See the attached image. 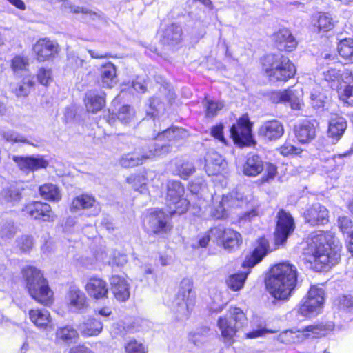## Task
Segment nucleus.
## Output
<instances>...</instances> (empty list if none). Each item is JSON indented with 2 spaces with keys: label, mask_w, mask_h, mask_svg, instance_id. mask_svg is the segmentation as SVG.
Listing matches in <instances>:
<instances>
[{
  "label": "nucleus",
  "mask_w": 353,
  "mask_h": 353,
  "mask_svg": "<svg viewBox=\"0 0 353 353\" xmlns=\"http://www.w3.org/2000/svg\"><path fill=\"white\" fill-rule=\"evenodd\" d=\"M307 243V253L313 256L317 271H326L338 263L341 247L331 235L321 230L314 232L308 237Z\"/></svg>",
  "instance_id": "obj_1"
},
{
  "label": "nucleus",
  "mask_w": 353,
  "mask_h": 353,
  "mask_svg": "<svg viewBox=\"0 0 353 353\" xmlns=\"http://www.w3.org/2000/svg\"><path fill=\"white\" fill-rule=\"evenodd\" d=\"M296 268L288 263H281L272 268L266 287L276 299L287 300L296 286Z\"/></svg>",
  "instance_id": "obj_2"
},
{
  "label": "nucleus",
  "mask_w": 353,
  "mask_h": 353,
  "mask_svg": "<svg viewBox=\"0 0 353 353\" xmlns=\"http://www.w3.org/2000/svg\"><path fill=\"white\" fill-rule=\"evenodd\" d=\"M23 277L30 295L37 302L49 305L52 302L53 292L50 290L43 273L34 267H28L23 270Z\"/></svg>",
  "instance_id": "obj_3"
},
{
  "label": "nucleus",
  "mask_w": 353,
  "mask_h": 353,
  "mask_svg": "<svg viewBox=\"0 0 353 353\" xmlns=\"http://www.w3.org/2000/svg\"><path fill=\"white\" fill-rule=\"evenodd\" d=\"M263 68L269 80L272 82L287 81L296 72L295 66L289 58L279 54L266 55L263 59Z\"/></svg>",
  "instance_id": "obj_4"
},
{
  "label": "nucleus",
  "mask_w": 353,
  "mask_h": 353,
  "mask_svg": "<svg viewBox=\"0 0 353 353\" xmlns=\"http://www.w3.org/2000/svg\"><path fill=\"white\" fill-rule=\"evenodd\" d=\"M230 318L220 317L218 326L225 342L230 345L233 342L232 339L236 332L247 325L248 319L244 312L239 307H230Z\"/></svg>",
  "instance_id": "obj_5"
},
{
  "label": "nucleus",
  "mask_w": 353,
  "mask_h": 353,
  "mask_svg": "<svg viewBox=\"0 0 353 353\" xmlns=\"http://www.w3.org/2000/svg\"><path fill=\"white\" fill-rule=\"evenodd\" d=\"M192 288L193 283L190 279L185 278L181 281L179 290L174 302L176 318L179 321L186 320L190 315V306L194 297Z\"/></svg>",
  "instance_id": "obj_6"
},
{
  "label": "nucleus",
  "mask_w": 353,
  "mask_h": 353,
  "mask_svg": "<svg viewBox=\"0 0 353 353\" xmlns=\"http://www.w3.org/2000/svg\"><path fill=\"white\" fill-rule=\"evenodd\" d=\"M185 188L180 181H169L167 183L166 203L170 214L185 213L189 201L184 197Z\"/></svg>",
  "instance_id": "obj_7"
},
{
  "label": "nucleus",
  "mask_w": 353,
  "mask_h": 353,
  "mask_svg": "<svg viewBox=\"0 0 353 353\" xmlns=\"http://www.w3.org/2000/svg\"><path fill=\"white\" fill-rule=\"evenodd\" d=\"M174 214H166L161 210H155L150 212L144 219V226L149 232L155 234H166L172 228L171 216Z\"/></svg>",
  "instance_id": "obj_8"
},
{
  "label": "nucleus",
  "mask_w": 353,
  "mask_h": 353,
  "mask_svg": "<svg viewBox=\"0 0 353 353\" xmlns=\"http://www.w3.org/2000/svg\"><path fill=\"white\" fill-rule=\"evenodd\" d=\"M230 135L234 143L241 148L255 145L252 134V123L247 114L243 115L232 125Z\"/></svg>",
  "instance_id": "obj_9"
},
{
  "label": "nucleus",
  "mask_w": 353,
  "mask_h": 353,
  "mask_svg": "<svg viewBox=\"0 0 353 353\" xmlns=\"http://www.w3.org/2000/svg\"><path fill=\"white\" fill-rule=\"evenodd\" d=\"M325 330L322 325H309L302 330H285L281 332L278 337V340L284 344L291 345L299 343L308 338H317L323 335Z\"/></svg>",
  "instance_id": "obj_10"
},
{
  "label": "nucleus",
  "mask_w": 353,
  "mask_h": 353,
  "mask_svg": "<svg viewBox=\"0 0 353 353\" xmlns=\"http://www.w3.org/2000/svg\"><path fill=\"white\" fill-rule=\"evenodd\" d=\"M153 147V149L144 152L141 156L137 154L123 155L120 159V164L124 168L137 166L142 164L146 159L167 154L170 151V145L168 143H156Z\"/></svg>",
  "instance_id": "obj_11"
},
{
  "label": "nucleus",
  "mask_w": 353,
  "mask_h": 353,
  "mask_svg": "<svg viewBox=\"0 0 353 353\" xmlns=\"http://www.w3.org/2000/svg\"><path fill=\"white\" fill-rule=\"evenodd\" d=\"M324 303V291L321 288H310L307 299L299 307V313L303 316H311L318 314Z\"/></svg>",
  "instance_id": "obj_12"
},
{
  "label": "nucleus",
  "mask_w": 353,
  "mask_h": 353,
  "mask_svg": "<svg viewBox=\"0 0 353 353\" xmlns=\"http://www.w3.org/2000/svg\"><path fill=\"white\" fill-rule=\"evenodd\" d=\"M276 218V227L274 232L275 243L283 245L294 230V219L290 213L283 210L278 212Z\"/></svg>",
  "instance_id": "obj_13"
},
{
  "label": "nucleus",
  "mask_w": 353,
  "mask_h": 353,
  "mask_svg": "<svg viewBox=\"0 0 353 353\" xmlns=\"http://www.w3.org/2000/svg\"><path fill=\"white\" fill-rule=\"evenodd\" d=\"M212 238L220 241L225 250L228 251L237 248L241 243V234L231 229L215 227L210 229Z\"/></svg>",
  "instance_id": "obj_14"
},
{
  "label": "nucleus",
  "mask_w": 353,
  "mask_h": 353,
  "mask_svg": "<svg viewBox=\"0 0 353 353\" xmlns=\"http://www.w3.org/2000/svg\"><path fill=\"white\" fill-rule=\"evenodd\" d=\"M23 212L32 219L43 222H53L57 217L49 204L39 201L27 204Z\"/></svg>",
  "instance_id": "obj_15"
},
{
  "label": "nucleus",
  "mask_w": 353,
  "mask_h": 353,
  "mask_svg": "<svg viewBox=\"0 0 353 353\" xmlns=\"http://www.w3.org/2000/svg\"><path fill=\"white\" fill-rule=\"evenodd\" d=\"M65 303L72 312H81L89 306L85 294L77 286L70 287L65 295Z\"/></svg>",
  "instance_id": "obj_16"
},
{
  "label": "nucleus",
  "mask_w": 353,
  "mask_h": 353,
  "mask_svg": "<svg viewBox=\"0 0 353 353\" xmlns=\"http://www.w3.org/2000/svg\"><path fill=\"white\" fill-rule=\"evenodd\" d=\"M352 70L349 68L338 69L335 67H328L322 72L323 79L327 83L333 90L339 92L342 85L341 83L347 81V79L352 75Z\"/></svg>",
  "instance_id": "obj_17"
},
{
  "label": "nucleus",
  "mask_w": 353,
  "mask_h": 353,
  "mask_svg": "<svg viewBox=\"0 0 353 353\" xmlns=\"http://www.w3.org/2000/svg\"><path fill=\"white\" fill-rule=\"evenodd\" d=\"M12 159L17 167L23 172H34L41 168H46L49 163L42 156H17L12 155Z\"/></svg>",
  "instance_id": "obj_18"
},
{
  "label": "nucleus",
  "mask_w": 353,
  "mask_h": 353,
  "mask_svg": "<svg viewBox=\"0 0 353 353\" xmlns=\"http://www.w3.org/2000/svg\"><path fill=\"white\" fill-rule=\"evenodd\" d=\"M302 89L293 86L283 91L273 92L271 99L274 103H290L292 108L298 109L302 101Z\"/></svg>",
  "instance_id": "obj_19"
},
{
  "label": "nucleus",
  "mask_w": 353,
  "mask_h": 353,
  "mask_svg": "<svg viewBox=\"0 0 353 353\" xmlns=\"http://www.w3.org/2000/svg\"><path fill=\"white\" fill-rule=\"evenodd\" d=\"M81 210H89V216H97L101 211V207L93 196L82 194L74 198L70 205V210L72 212Z\"/></svg>",
  "instance_id": "obj_20"
},
{
  "label": "nucleus",
  "mask_w": 353,
  "mask_h": 353,
  "mask_svg": "<svg viewBox=\"0 0 353 353\" xmlns=\"http://www.w3.org/2000/svg\"><path fill=\"white\" fill-rule=\"evenodd\" d=\"M33 50L39 61H44L57 55L59 46L55 41L47 39H39L34 46Z\"/></svg>",
  "instance_id": "obj_21"
},
{
  "label": "nucleus",
  "mask_w": 353,
  "mask_h": 353,
  "mask_svg": "<svg viewBox=\"0 0 353 353\" xmlns=\"http://www.w3.org/2000/svg\"><path fill=\"white\" fill-rule=\"evenodd\" d=\"M305 221L311 225H325L328 222V210L320 203H314L304 212Z\"/></svg>",
  "instance_id": "obj_22"
},
{
  "label": "nucleus",
  "mask_w": 353,
  "mask_h": 353,
  "mask_svg": "<svg viewBox=\"0 0 353 353\" xmlns=\"http://www.w3.org/2000/svg\"><path fill=\"white\" fill-rule=\"evenodd\" d=\"M284 133L283 124L278 120H270L264 122L259 128L258 134L265 140L274 141Z\"/></svg>",
  "instance_id": "obj_23"
},
{
  "label": "nucleus",
  "mask_w": 353,
  "mask_h": 353,
  "mask_svg": "<svg viewBox=\"0 0 353 353\" xmlns=\"http://www.w3.org/2000/svg\"><path fill=\"white\" fill-rule=\"evenodd\" d=\"M273 40L280 50L291 52L296 48L297 45L296 39L287 28L280 29L275 32L273 35Z\"/></svg>",
  "instance_id": "obj_24"
},
{
  "label": "nucleus",
  "mask_w": 353,
  "mask_h": 353,
  "mask_svg": "<svg viewBox=\"0 0 353 353\" xmlns=\"http://www.w3.org/2000/svg\"><path fill=\"white\" fill-rule=\"evenodd\" d=\"M268 251L269 245L268 240L264 237L259 238L252 254L243 263V267L249 268L254 267L263 259Z\"/></svg>",
  "instance_id": "obj_25"
},
{
  "label": "nucleus",
  "mask_w": 353,
  "mask_h": 353,
  "mask_svg": "<svg viewBox=\"0 0 353 353\" xmlns=\"http://www.w3.org/2000/svg\"><path fill=\"white\" fill-rule=\"evenodd\" d=\"M85 289L91 297L96 299L107 297L108 293L107 283L99 277H91Z\"/></svg>",
  "instance_id": "obj_26"
},
{
  "label": "nucleus",
  "mask_w": 353,
  "mask_h": 353,
  "mask_svg": "<svg viewBox=\"0 0 353 353\" xmlns=\"http://www.w3.org/2000/svg\"><path fill=\"white\" fill-rule=\"evenodd\" d=\"M77 329L84 336H95L99 335L103 330V323L94 317L88 316L77 325Z\"/></svg>",
  "instance_id": "obj_27"
},
{
  "label": "nucleus",
  "mask_w": 353,
  "mask_h": 353,
  "mask_svg": "<svg viewBox=\"0 0 353 353\" xmlns=\"http://www.w3.org/2000/svg\"><path fill=\"white\" fill-rule=\"evenodd\" d=\"M347 125V121L344 117L337 114L332 116L329 121L328 137L338 141L343 135Z\"/></svg>",
  "instance_id": "obj_28"
},
{
  "label": "nucleus",
  "mask_w": 353,
  "mask_h": 353,
  "mask_svg": "<svg viewBox=\"0 0 353 353\" xmlns=\"http://www.w3.org/2000/svg\"><path fill=\"white\" fill-rule=\"evenodd\" d=\"M31 322L39 329L46 330L51 328L50 312L46 309H32L28 312Z\"/></svg>",
  "instance_id": "obj_29"
},
{
  "label": "nucleus",
  "mask_w": 353,
  "mask_h": 353,
  "mask_svg": "<svg viewBox=\"0 0 353 353\" xmlns=\"http://www.w3.org/2000/svg\"><path fill=\"white\" fill-rule=\"evenodd\" d=\"M100 78L103 88H112L118 82L117 69L111 62L103 64L100 68Z\"/></svg>",
  "instance_id": "obj_30"
},
{
  "label": "nucleus",
  "mask_w": 353,
  "mask_h": 353,
  "mask_svg": "<svg viewBox=\"0 0 353 353\" xmlns=\"http://www.w3.org/2000/svg\"><path fill=\"white\" fill-rule=\"evenodd\" d=\"M85 104L88 112L97 113L105 105V93L97 90L89 91L85 94Z\"/></svg>",
  "instance_id": "obj_31"
},
{
  "label": "nucleus",
  "mask_w": 353,
  "mask_h": 353,
  "mask_svg": "<svg viewBox=\"0 0 353 353\" xmlns=\"http://www.w3.org/2000/svg\"><path fill=\"white\" fill-rule=\"evenodd\" d=\"M112 293L119 301H125L130 297L129 284L124 278L112 276L110 279Z\"/></svg>",
  "instance_id": "obj_32"
},
{
  "label": "nucleus",
  "mask_w": 353,
  "mask_h": 353,
  "mask_svg": "<svg viewBox=\"0 0 353 353\" xmlns=\"http://www.w3.org/2000/svg\"><path fill=\"white\" fill-rule=\"evenodd\" d=\"M264 169V163L257 154H249L243 166V173L248 176H256Z\"/></svg>",
  "instance_id": "obj_33"
},
{
  "label": "nucleus",
  "mask_w": 353,
  "mask_h": 353,
  "mask_svg": "<svg viewBox=\"0 0 353 353\" xmlns=\"http://www.w3.org/2000/svg\"><path fill=\"white\" fill-rule=\"evenodd\" d=\"M205 161V170L208 175H216L220 173L225 164L222 157L214 151L208 152Z\"/></svg>",
  "instance_id": "obj_34"
},
{
  "label": "nucleus",
  "mask_w": 353,
  "mask_h": 353,
  "mask_svg": "<svg viewBox=\"0 0 353 353\" xmlns=\"http://www.w3.org/2000/svg\"><path fill=\"white\" fill-rule=\"evenodd\" d=\"M294 132L296 139L301 143H308L314 139L316 129L312 123L305 121L294 128Z\"/></svg>",
  "instance_id": "obj_35"
},
{
  "label": "nucleus",
  "mask_w": 353,
  "mask_h": 353,
  "mask_svg": "<svg viewBox=\"0 0 353 353\" xmlns=\"http://www.w3.org/2000/svg\"><path fill=\"white\" fill-rule=\"evenodd\" d=\"M182 35L181 27L176 23H172L163 30L162 41L168 45H175L181 41Z\"/></svg>",
  "instance_id": "obj_36"
},
{
  "label": "nucleus",
  "mask_w": 353,
  "mask_h": 353,
  "mask_svg": "<svg viewBox=\"0 0 353 353\" xmlns=\"http://www.w3.org/2000/svg\"><path fill=\"white\" fill-rule=\"evenodd\" d=\"M187 135V132L183 128H172L163 129L159 127L156 139L157 141L167 140L170 142L184 139Z\"/></svg>",
  "instance_id": "obj_37"
},
{
  "label": "nucleus",
  "mask_w": 353,
  "mask_h": 353,
  "mask_svg": "<svg viewBox=\"0 0 353 353\" xmlns=\"http://www.w3.org/2000/svg\"><path fill=\"white\" fill-rule=\"evenodd\" d=\"M236 202L237 201L231 196H223L219 203L213 207L211 211L212 216L216 219L225 217L228 215V208L232 207Z\"/></svg>",
  "instance_id": "obj_38"
},
{
  "label": "nucleus",
  "mask_w": 353,
  "mask_h": 353,
  "mask_svg": "<svg viewBox=\"0 0 353 353\" xmlns=\"http://www.w3.org/2000/svg\"><path fill=\"white\" fill-rule=\"evenodd\" d=\"M343 83L345 85H341L338 92L339 99L345 103L353 105V70L352 75Z\"/></svg>",
  "instance_id": "obj_39"
},
{
  "label": "nucleus",
  "mask_w": 353,
  "mask_h": 353,
  "mask_svg": "<svg viewBox=\"0 0 353 353\" xmlns=\"http://www.w3.org/2000/svg\"><path fill=\"white\" fill-rule=\"evenodd\" d=\"M40 195L46 200L59 201L61 195L59 188L52 183H46L39 188Z\"/></svg>",
  "instance_id": "obj_40"
},
{
  "label": "nucleus",
  "mask_w": 353,
  "mask_h": 353,
  "mask_svg": "<svg viewBox=\"0 0 353 353\" xmlns=\"http://www.w3.org/2000/svg\"><path fill=\"white\" fill-rule=\"evenodd\" d=\"M314 26L319 32H327L332 30L334 26V21L328 13H319L314 17Z\"/></svg>",
  "instance_id": "obj_41"
},
{
  "label": "nucleus",
  "mask_w": 353,
  "mask_h": 353,
  "mask_svg": "<svg viewBox=\"0 0 353 353\" xmlns=\"http://www.w3.org/2000/svg\"><path fill=\"white\" fill-rule=\"evenodd\" d=\"M77 331L71 326L59 328L56 332V338L66 343H71L78 338Z\"/></svg>",
  "instance_id": "obj_42"
},
{
  "label": "nucleus",
  "mask_w": 353,
  "mask_h": 353,
  "mask_svg": "<svg viewBox=\"0 0 353 353\" xmlns=\"http://www.w3.org/2000/svg\"><path fill=\"white\" fill-rule=\"evenodd\" d=\"M134 190L143 193L147 190L148 180L143 174H132L126 179Z\"/></svg>",
  "instance_id": "obj_43"
},
{
  "label": "nucleus",
  "mask_w": 353,
  "mask_h": 353,
  "mask_svg": "<svg viewBox=\"0 0 353 353\" xmlns=\"http://www.w3.org/2000/svg\"><path fill=\"white\" fill-rule=\"evenodd\" d=\"M248 274L249 272L230 275L226 281L228 288L233 291L240 290L243 287Z\"/></svg>",
  "instance_id": "obj_44"
},
{
  "label": "nucleus",
  "mask_w": 353,
  "mask_h": 353,
  "mask_svg": "<svg viewBox=\"0 0 353 353\" xmlns=\"http://www.w3.org/2000/svg\"><path fill=\"white\" fill-rule=\"evenodd\" d=\"M339 54L345 58L353 61V39H345L341 40L338 44Z\"/></svg>",
  "instance_id": "obj_45"
},
{
  "label": "nucleus",
  "mask_w": 353,
  "mask_h": 353,
  "mask_svg": "<svg viewBox=\"0 0 353 353\" xmlns=\"http://www.w3.org/2000/svg\"><path fill=\"white\" fill-rule=\"evenodd\" d=\"M0 197L6 203H14L20 200L21 194L16 187L9 186L1 191Z\"/></svg>",
  "instance_id": "obj_46"
},
{
  "label": "nucleus",
  "mask_w": 353,
  "mask_h": 353,
  "mask_svg": "<svg viewBox=\"0 0 353 353\" xmlns=\"http://www.w3.org/2000/svg\"><path fill=\"white\" fill-rule=\"evenodd\" d=\"M195 171V168L192 163L188 161H179L176 163L175 172L182 179H187Z\"/></svg>",
  "instance_id": "obj_47"
},
{
  "label": "nucleus",
  "mask_w": 353,
  "mask_h": 353,
  "mask_svg": "<svg viewBox=\"0 0 353 353\" xmlns=\"http://www.w3.org/2000/svg\"><path fill=\"white\" fill-rule=\"evenodd\" d=\"M69 8L70 12L73 14H81V18L84 20H94L99 17L97 13L84 7L70 5Z\"/></svg>",
  "instance_id": "obj_48"
},
{
  "label": "nucleus",
  "mask_w": 353,
  "mask_h": 353,
  "mask_svg": "<svg viewBox=\"0 0 353 353\" xmlns=\"http://www.w3.org/2000/svg\"><path fill=\"white\" fill-rule=\"evenodd\" d=\"M340 310L353 312V296L351 295H342L335 301Z\"/></svg>",
  "instance_id": "obj_49"
},
{
  "label": "nucleus",
  "mask_w": 353,
  "mask_h": 353,
  "mask_svg": "<svg viewBox=\"0 0 353 353\" xmlns=\"http://www.w3.org/2000/svg\"><path fill=\"white\" fill-rule=\"evenodd\" d=\"M135 112L128 105H123L118 111L117 119L123 123H129L134 118Z\"/></svg>",
  "instance_id": "obj_50"
},
{
  "label": "nucleus",
  "mask_w": 353,
  "mask_h": 353,
  "mask_svg": "<svg viewBox=\"0 0 353 353\" xmlns=\"http://www.w3.org/2000/svg\"><path fill=\"white\" fill-rule=\"evenodd\" d=\"M1 136L4 140H6L7 142H10L11 143H28L27 139L24 137L19 134L18 132L12 131V130L3 131L1 133Z\"/></svg>",
  "instance_id": "obj_51"
},
{
  "label": "nucleus",
  "mask_w": 353,
  "mask_h": 353,
  "mask_svg": "<svg viewBox=\"0 0 353 353\" xmlns=\"http://www.w3.org/2000/svg\"><path fill=\"white\" fill-rule=\"evenodd\" d=\"M28 66V61L23 57L16 56L12 60L11 67L14 72L16 74L26 70Z\"/></svg>",
  "instance_id": "obj_52"
},
{
  "label": "nucleus",
  "mask_w": 353,
  "mask_h": 353,
  "mask_svg": "<svg viewBox=\"0 0 353 353\" xmlns=\"http://www.w3.org/2000/svg\"><path fill=\"white\" fill-rule=\"evenodd\" d=\"M126 353H147V348L140 342L131 340L125 345Z\"/></svg>",
  "instance_id": "obj_53"
},
{
  "label": "nucleus",
  "mask_w": 353,
  "mask_h": 353,
  "mask_svg": "<svg viewBox=\"0 0 353 353\" xmlns=\"http://www.w3.org/2000/svg\"><path fill=\"white\" fill-rule=\"evenodd\" d=\"M15 232V228L12 223H3L0 227V238L3 241L12 239Z\"/></svg>",
  "instance_id": "obj_54"
},
{
  "label": "nucleus",
  "mask_w": 353,
  "mask_h": 353,
  "mask_svg": "<svg viewBox=\"0 0 353 353\" xmlns=\"http://www.w3.org/2000/svg\"><path fill=\"white\" fill-rule=\"evenodd\" d=\"M37 76L39 82L43 85H48L52 81V70L50 68H41Z\"/></svg>",
  "instance_id": "obj_55"
},
{
  "label": "nucleus",
  "mask_w": 353,
  "mask_h": 353,
  "mask_svg": "<svg viewBox=\"0 0 353 353\" xmlns=\"http://www.w3.org/2000/svg\"><path fill=\"white\" fill-rule=\"evenodd\" d=\"M205 105L206 107V115L208 117L216 115L218 111L221 110L223 107V104L221 102L212 101H207Z\"/></svg>",
  "instance_id": "obj_56"
},
{
  "label": "nucleus",
  "mask_w": 353,
  "mask_h": 353,
  "mask_svg": "<svg viewBox=\"0 0 353 353\" xmlns=\"http://www.w3.org/2000/svg\"><path fill=\"white\" fill-rule=\"evenodd\" d=\"M17 246L23 252L28 251L33 245V239L30 236H22L17 240Z\"/></svg>",
  "instance_id": "obj_57"
},
{
  "label": "nucleus",
  "mask_w": 353,
  "mask_h": 353,
  "mask_svg": "<svg viewBox=\"0 0 353 353\" xmlns=\"http://www.w3.org/2000/svg\"><path fill=\"white\" fill-rule=\"evenodd\" d=\"M339 228L343 233H352V222L347 216H340L338 219Z\"/></svg>",
  "instance_id": "obj_58"
},
{
  "label": "nucleus",
  "mask_w": 353,
  "mask_h": 353,
  "mask_svg": "<svg viewBox=\"0 0 353 353\" xmlns=\"http://www.w3.org/2000/svg\"><path fill=\"white\" fill-rule=\"evenodd\" d=\"M311 103L313 107L319 108L323 107L324 96L319 92L314 91L310 94Z\"/></svg>",
  "instance_id": "obj_59"
},
{
  "label": "nucleus",
  "mask_w": 353,
  "mask_h": 353,
  "mask_svg": "<svg viewBox=\"0 0 353 353\" xmlns=\"http://www.w3.org/2000/svg\"><path fill=\"white\" fill-rule=\"evenodd\" d=\"M280 153L283 156H288L292 154H297L299 152V149L294 147L290 143H285L280 148Z\"/></svg>",
  "instance_id": "obj_60"
},
{
  "label": "nucleus",
  "mask_w": 353,
  "mask_h": 353,
  "mask_svg": "<svg viewBox=\"0 0 353 353\" xmlns=\"http://www.w3.org/2000/svg\"><path fill=\"white\" fill-rule=\"evenodd\" d=\"M68 61L74 68H81L83 65L85 61L80 58L74 52H71L68 55Z\"/></svg>",
  "instance_id": "obj_61"
},
{
  "label": "nucleus",
  "mask_w": 353,
  "mask_h": 353,
  "mask_svg": "<svg viewBox=\"0 0 353 353\" xmlns=\"http://www.w3.org/2000/svg\"><path fill=\"white\" fill-rule=\"evenodd\" d=\"M223 126L222 125H217L214 126L211 130V134L223 143H225V139L223 133Z\"/></svg>",
  "instance_id": "obj_62"
},
{
  "label": "nucleus",
  "mask_w": 353,
  "mask_h": 353,
  "mask_svg": "<svg viewBox=\"0 0 353 353\" xmlns=\"http://www.w3.org/2000/svg\"><path fill=\"white\" fill-rule=\"evenodd\" d=\"M159 99L153 97L150 101V110L147 111L148 116H150V118H153L154 125H156V117L157 115L158 110L155 109V105L158 104Z\"/></svg>",
  "instance_id": "obj_63"
},
{
  "label": "nucleus",
  "mask_w": 353,
  "mask_h": 353,
  "mask_svg": "<svg viewBox=\"0 0 353 353\" xmlns=\"http://www.w3.org/2000/svg\"><path fill=\"white\" fill-rule=\"evenodd\" d=\"M32 85V83L31 81H28V83H23L22 85H20L19 88L16 90V94L17 97H26L29 93L30 88Z\"/></svg>",
  "instance_id": "obj_64"
}]
</instances>
